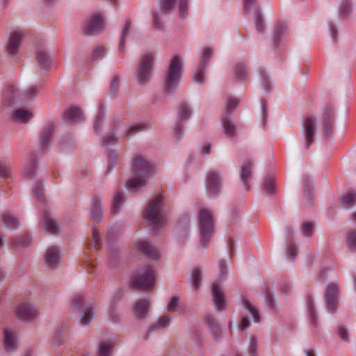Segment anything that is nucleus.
<instances>
[{"instance_id": "nucleus-29", "label": "nucleus", "mask_w": 356, "mask_h": 356, "mask_svg": "<svg viewBox=\"0 0 356 356\" xmlns=\"http://www.w3.org/2000/svg\"><path fill=\"white\" fill-rule=\"evenodd\" d=\"M113 348V344L110 341L100 343L98 346L97 356H110Z\"/></svg>"}, {"instance_id": "nucleus-60", "label": "nucleus", "mask_w": 356, "mask_h": 356, "mask_svg": "<svg viewBox=\"0 0 356 356\" xmlns=\"http://www.w3.org/2000/svg\"><path fill=\"white\" fill-rule=\"evenodd\" d=\"M116 138L113 135H108L104 139V143L106 145H111L115 143Z\"/></svg>"}, {"instance_id": "nucleus-2", "label": "nucleus", "mask_w": 356, "mask_h": 356, "mask_svg": "<svg viewBox=\"0 0 356 356\" xmlns=\"http://www.w3.org/2000/svg\"><path fill=\"white\" fill-rule=\"evenodd\" d=\"M152 166L143 156H136L132 164V177L127 181V188L135 191L146 184Z\"/></svg>"}, {"instance_id": "nucleus-10", "label": "nucleus", "mask_w": 356, "mask_h": 356, "mask_svg": "<svg viewBox=\"0 0 356 356\" xmlns=\"http://www.w3.org/2000/svg\"><path fill=\"white\" fill-rule=\"evenodd\" d=\"M44 261L47 267L55 269L60 264L61 250L60 248L52 245L47 248L44 254Z\"/></svg>"}, {"instance_id": "nucleus-26", "label": "nucleus", "mask_w": 356, "mask_h": 356, "mask_svg": "<svg viewBox=\"0 0 356 356\" xmlns=\"http://www.w3.org/2000/svg\"><path fill=\"white\" fill-rule=\"evenodd\" d=\"M251 167L252 165L249 162L244 163L241 166L240 177L246 190H248L249 187L248 181L251 178L252 176Z\"/></svg>"}, {"instance_id": "nucleus-25", "label": "nucleus", "mask_w": 356, "mask_h": 356, "mask_svg": "<svg viewBox=\"0 0 356 356\" xmlns=\"http://www.w3.org/2000/svg\"><path fill=\"white\" fill-rule=\"evenodd\" d=\"M33 116V113L30 110L18 109L13 113V118L22 123H26Z\"/></svg>"}, {"instance_id": "nucleus-56", "label": "nucleus", "mask_w": 356, "mask_h": 356, "mask_svg": "<svg viewBox=\"0 0 356 356\" xmlns=\"http://www.w3.org/2000/svg\"><path fill=\"white\" fill-rule=\"evenodd\" d=\"M244 10L246 13L250 11V9L254 4L255 0H243Z\"/></svg>"}, {"instance_id": "nucleus-23", "label": "nucleus", "mask_w": 356, "mask_h": 356, "mask_svg": "<svg viewBox=\"0 0 356 356\" xmlns=\"http://www.w3.org/2000/svg\"><path fill=\"white\" fill-rule=\"evenodd\" d=\"M103 216L102 202L99 200H95L92 203V211L90 214V220L93 222H99Z\"/></svg>"}, {"instance_id": "nucleus-9", "label": "nucleus", "mask_w": 356, "mask_h": 356, "mask_svg": "<svg viewBox=\"0 0 356 356\" xmlns=\"http://www.w3.org/2000/svg\"><path fill=\"white\" fill-rule=\"evenodd\" d=\"M242 307L245 312V316H243L241 321L240 328L245 330L250 325L248 318H252L254 321L258 322L259 320V313L257 309L248 300H242Z\"/></svg>"}, {"instance_id": "nucleus-8", "label": "nucleus", "mask_w": 356, "mask_h": 356, "mask_svg": "<svg viewBox=\"0 0 356 356\" xmlns=\"http://www.w3.org/2000/svg\"><path fill=\"white\" fill-rule=\"evenodd\" d=\"M155 279L154 268L152 266H147L134 277L133 282L135 286L140 288L149 289L153 286Z\"/></svg>"}, {"instance_id": "nucleus-63", "label": "nucleus", "mask_w": 356, "mask_h": 356, "mask_svg": "<svg viewBox=\"0 0 356 356\" xmlns=\"http://www.w3.org/2000/svg\"><path fill=\"white\" fill-rule=\"evenodd\" d=\"M219 270L220 275H224L226 273V268L225 265V261L222 260L219 262Z\"/></svg>"}, {"instance_id": "nucleus-3", "label": "nucleus", "mask_w": 356, "mask_h": 356, "mask_svg": "<svg viewBox=\"0 0 356 356\" xmlns=\"http://www.w3.org/2000/svg\"><path fill=\"white\" fill-rule=\"evenodd\" d=\"M163 207V197L161 195H158L149 202L144 211V218L151 222L155 229L163 227L165 225V218Z\"/></svg>"}, {"instance_id": "nucleus-47", "label": "nucleus", "mask_w": 356, "mask_h": 356, "mask_svg": "<svg viewBox=\"0 0 356 356\" xmlns=\"http://www.w3.org/2000/svg\"><path fill=\"white\" fill-rule=\"evenodd\" d=\"M170 323V317L165 316L161 317L156 323L154 324L156 328H165L168 327Z\"/></svg>"}, {"instance_id": "nucleus-12", "label": "nucleus", "mask_w": 356, "mask_h": 356, "mask_svg": "<svg viewBox=\"0 0 356 356\" xmlns=\"http://www.w3.org/2000/svg\"><path fill=\"white\" fill-rule=\"evenodd\" d=\"M15 316L21 321L31 322L37 318L38 310L29 303H23L16 309Z\"/></svg>"}, {"instance_id": "nucleus-5", "label": "nucleus", "mask_w": 356, "mask_h": 356, "mask_svg": "<svg viewBox=\"0 0 356 356\" xmlns=\"http://www.w3.org/2000/svg\"><path fill=\"white\" fill-rule=\"evenodd\" d=\"M154 61V55L152 53H147L140 59L136 72V81L139 85L149 81Z\"/></svg>"}, {"instance_id": "nucleus-53", "label": "nucleus", "mask_w": 356, "mask_h": 356, "mask_svg": "<svg viewBox=\"0 0 356 356\" xmlns=\"http://www.w3.org/2000/svg\"><path fill=\"white\" fill-rule=\"evenodd\" d=\"M338 334L340 338L344 341H348L349 339V334L348 330L343 327H339L338 328Z\"/></svg>"}, {"instance_id": "nucleus-30", "label": "nucleus", "mask_w": 356, "mask_h": 356, "mask_svg": "<svg viewBox=\"0 0 356 356\" xmlns=\"http://www.w3.org/2000/svg\"><path fill=\"white\" fill-rule=\"evenodd\" d=\"M123 203L122 194L120 192H116L111 202V211L113 213H116Z\"/></svg>"}, {"instance_id": "nucleus-32", "label": "nucleus", "mask_w": 356, "mask_h": 356, "mask_svg": "<svg viewBox=\"0 0 356 356\" xmlns=\"http://www.w3.org/2000/svg\"><path fill=\"white\" fill-rule=\"evenodd\" d=\"M94 312L90 307L84 308L80 315V322L83 325H88L93 318Z\"/></svg>"}, {"instance_id": "nucleus-46", "label": "nucleus", "mask_w": 356, "mask_h": 356, "mask_svg": "<svg viewBox=\"0 0 356 356\" xmlns=\"http://www.w3.org/2000/svg\"><path fill=\"white\" fill-rule=\"evenodd\" d=\"M248 353L250 356H257V339L252 337L248 346Z\"/></svg>"}, {"instance_id": "nucleus-14", "label": "nucleus", "mask_w": 356, "mask_h": 356, "mask_svg": "<svg viewBox=\"0 0 356 356\" xmlns=\"http://www.w3.org/2000/svg\"><path fill=\"white\" fill-rule=\"evenodd\" d=\"M104 27V24L102 17L95 15L86 22L83 32L85 35H92L102 31Z\"/></svg>"}, {"instance_id": "nucleus-24", "label": "nucleus", "mask_w": 356, "mask_h": 356, "mask_svg": "<svg viewBox=\"0 0 356 356\" xmlns=\"http://www.w3.org/2000/svg\"><path fill=\"white\" fill-rule=\"evenodd\" d=\"M3 224L8 228L16 229L19 225L18 218L10 212H5L1 216Z\"/></svg>"}, {"instance_id": "nucleus-44", "label": "nucleus", "mask_w": 356, "mask_h": 356, "mask_svg": "<svg viewBox=\"0 0 356 356\" xmlns=\"http://www.w3.org/2000/svg\"><path fill=\"white\" fill-rule=\"evenodd\" d=\"M238 104V99L233 97L227 98L226 102V111L224 114L229 115V113L234 111L237 107Z\"/></svg>"}, {"instance_id": "nucleus-4", "label": "nucleus", "mask_w": 356, "mask_h": 356, "mask_svg": "<svg viewBox=\"0 0 356 356\" xmlns=\"http://www.w3.org/2000/svg\"><path fill=\"white\" fill-rule=\"evenodd\" d=\"M181 75V61L178 56H174L168 67L165 80V92H174L178 88Z\"/></svg>"}, {"instance_id": "nucleus-13", "label": "nucleus", "mask_w": 356, "mask_h": 356, "mask_svg": "<svg viewBox=\"0 0 356 356\" xmlns=\"http://www.w3.org/2000/svg\"><path fill=\"white\" fill-rule=\"evenodd\" d=\"M213 54V49L210 47H204L202 57L200 60L199 66L193 75L195 82L202 83L204 81V70Z\"/></svg>"}, {"instance_id": "nucleus-39", "label": "nucleus", "mask_w": 356, "mask_h": 356, "mask_svg": "<svg viewBox=\"0 0 356 356\" xmlns=\"http://www.w3.org/2000/svg\"><path fill=\"white\" fill-rule=\"evenodd\" d=\"M206 322H207V324L208 325V326L209 327L211 332H212L213 336L215 337H217L218 334H220V329L218 328L217 323H216L214 318L211 316H208L206 318Z\"/></svg>"}, {"instance_id": "nucleus-40", "label": "nucleus", "mask_w": 356, "mask_h": 356, "mask_svg": "<svg viewBox=\"0 0 356 356\" xmlns=\"http://www.w3.org/2000/svg\"><path fill=\"white\" fill-rule=\"evenodd\" d=\"M191 112L190 108L186 105L180 107L178 112V118L180 122H184L189 119Z\"/></svg>"}, {"instance_id": "nucleus-42", "label": "nucleus", "mask_w": 356, "mask_h": 356, "mask_svg": "<svg viewBox=\"0 0 356 356\" xmlns=\"http://www.w3.org/2000/svg\"><path fill=\"white\" fill-rule=\"evenodd\" d=\"M341 201L345 206L349 207L356 201V194L353 192L348 193L341 199Z\"/></svg>"}, {"instance_id": "nucleus-45", "label": "nucleus", "mask_w": 356, "mask_h": 356, "mask_svg": "<svg viewBox=\"0 0 356 356\" xmlns=\"http://www.w3.org/2000/svg\"><path fill=\"white\" fill-rule=\"evenodd\" d=\"M145 129L143 124L136 123L130 125L127 129V135L131 136L134 135Z\"/></svg>"}, {"instance_id": "nucleus-62", "label": "nucleus", "mask_w": 356, "mask_h": 356, "mask_svg": "<svg viewBox=\"0 0 356 356\" xmlns=\"http://www.w3.org/2000/svg\"><path fill=\"white\" fill-rule=\"evenodd\" d=\"M351 6L348 3H346L341 9V13L344 15H348L350 12Z\"/></svg>"}, {"instance_id": "nucleus-7", "label": "nucleus", "mask_w": 356, "mask_h": 356, "mask_svg": "<svg viewBox=\"0 0 356 356\" xmlns=\"http://www.w3.org/2000/svg\"><path fill=\"white\" fill-rule=\"evenodd\" d=\"M23 38L24 33L22 31L19 29H15L8 32L6 35V42L5 44L6 53L10 56L17 55L21 47Z\"/></svg>"}, {"instance_id": "nucleus-49", "label": "nucleus", "mask_w": 356, "mask_h": 356, "mask_svg": "<svg viewBox=\"0 0 356 356\" xmlns=\"http://www.w3.org/2000/svg\"><path fill=\"white\" fill-rule=\"evenodd\" d=\"M105 49L102 46H98L92 52V58L93 60L99 59L104 57Z\"/></svg>"}, {"instance_id": "nucleus-54", "label": "nucleus", "mask_w": 356, "mask_h": 356, "mask_svg": "<svg viewBox=\"0 0 356 356\" xmlns=\"http://www.w3.org/2000/svg\"><path fill=\"white\" fill-rule=\"evenodd\" d=\"M103 118H104L103 114L102 113H99L98 114V115L96 118V120L94 122V125H93L94 129L96 131H97L100 129L101 125L103 122Z\"/></svg>"}, {"instance_id": "nucleus-43", "label": "nucleus", "mask_w": 356, "mask_h": 356, "mask_svg": "<svg viewBox=\"0 0 356 356\" xmlns=\"http://www.w3.org/2000/svg\"><path fill=\"white\" fill-rule=\"evenodd\" d=\"M254 21L256 26V29L259 33L264 32L263 21L258 10H254Z\"/></svg>"}, {"instance_id": "nucleus-22", "label": "nucleus", "mask_w": 356, "mask_h": 356, "mask_svg": "<svg viewBox=\"0 0 356 356\" xmlns=\"http://www.w3.org/2000/svg\"><path fill=\"white\" fill-rule=\"evenodd\" d=\"M53 131L54 127L52 124H48L44 128L39 138V146L40 149H44L47 147L50 142Z\"/></svg>"}, {"instance_id": "nucleus-31", "label": "nucleus", "mask_w": 356, "mask_h": 356, "mask_svg": "<svg viewBox=\"0 0 356 356\" xmlns=\"http://www.w3.org/2000/svg\"><path fill=\"white\" fill-rule=\"evenodd\" d=\"M37 60L42 69L47 68L51 63V57L45 51H39L37 54Z\"/></svg>"}, {"instance_id": "nucleus-34", "label": "nucleus", "mask_w": 356, "mask_h": 356, "mask_svg": "<svg viewBox=\"0 0 356 356\" xmlns=\"http://www.w3.org/2000/svg\"><path fill=\"white\" fill-rule=\"evenodd\" d=\"M202 277V272L198 268H195L191 273V284L195 289H197L200 286V281Z\"/></svg>"}, {"instance_id": "nucleus-55", "label": "nucleus", "mask_w": 356, "mask_h": 356, "mask_svg": "<svg viewBox=\"0 0 356 356\" xmlns=\"http://www.w3.org/2000/svg\"><path fill=\"white\" fill-rule=\"evenodd\" d=\"M187 1L188 0H180L179 1V12L182 15H184L187 10Z\"/></svg>"}, {"instance_id": "nucleus-57", "label": "nucleus", "mask_w": 356, "mask_h": 356, "mask_svg": "<svg viewBox=\"0 0 356 356\" xmlns=\"http://www.w3.org/2000/svg\"><path fill=\"white\" fill-rule=\"evenodd\" d=\"M42 184L40 182L37 183V186H34L33 192L35 195V196L40 200H42V193L40 192V190L39 188V186H42Z\"/></svg>"}, {"instance_id": "nucleus-27", "label": "nucleus", "mask_w": 356, "mask_h": 356, "mask_svg": "<svg viewBox=\"0 0 356 356\" xmlns=\"http://www.w3.org/2000/svg\"><path fill=\"white\" fill-rule=\"evenodd\" d=\"M229 118V115L223 114L222 118V124L225 134L228 136H233L235 134L236 128Z\"/></svg>"}, {"instance_id": "nucleus-11", "label": "nucleus", "mask_w": 356, "mask_h": 356, "mask_svg": "<svg viewBox=\"0 0 356 356\" xmlns=\"http://www.w3.org/2000/svg\"><path fill=\"white\" fill-rule=\"evenodd\" d=\"M316 127V122L314 118L308 117L305 120L302 137L304 146L306 149H309L314 141Z\"/></svg>"}, {"instance_id": "nucleus-17", "label": "nucleus", "mask_w": 356, "mask_h": 356, "mask_svg": "<svg viewBox=\"0 0 356 356\" xmlns=\"http://www.w3.org/2000/svg\"><path fill=\"white\" fill-rule=\"evenodd\" d=\"M43 229L51 234H56L59 232V225L51 214L45 211L43 218Z\"/></svg>"}, {"instance_id": "nucleus-59", "label": "nucleus", "mask_w": 356, "mask_h": 356, "mask_svg": "<svg viewBox=\"0 0 356 356\" xmlns=\"http://www.w3.org/2000/svg\"><path fill=\"white\" fill-rule=\"evenodd\" d=\"M287 254H290L292 258H294L297 254L296 248L292 245H289V247L287 248Z\"/></svg>"}, {"instance_id": "nucleus-20", "label": "nucleus", "mask_w": 356, "mask_h": 356, "mask_svg": "<svg viewBox=\"0 0 356 356\" xmlns=\"http://www.w3.org/2000/svg\"><path fill=\"white\" fill-rule=\"evenodd\" d=\"M83 114L76 107L69 108L63 114V118L66 122H78L81 120Z\"/></svg>"}, {"instance_id": "nucleus-48", "label": "nucleus", "mask_w": 356, "mask_h": 356, "mask_svg": "<svg viewBox=\"0 0 356 356\" xmlns=\"http://www.w3.org/2000/svg\"><path fill=\"white\" fill-rule=\"evenodd\" d=\"M179 307V298L178 297H173L169 301L167 305V309L169 312H173L178 309Z\"/></svg>"}, {"instance_id": "nucleus-36", "label": "nucleus", "mask_w": 356, "mask_h": 356, "mask_svg": "<svg viewBox=\"0 0 356 356\" xmlns=\"http://www.w3.org/2000/svg\"><path fill=\"white\" fill-rule=\"evenodd\" d=\"M10 166L3 161H0V177L4 179L11 177Z\"/></svg>"}, {"instance_id": "nucleus-33", "label": "nucleus", "mask_w": 356, "mask_h": 356, "mask_svg": "<svg viewBox=\"0 0 356 356\" xmlns=\"http://www.w3.org/2000/svg\"><path fill=\"white\" fill-rule=\"evenodd\" d=\"M264 188L268 193H273L275 191V177L273 175H269L266 177Z\"/></svg>"}, {"instance_id": "nucleus-19", "label": "nucleus", "mask_w": 356, "mask_h": 356, "mask_svg": "<svg viewBox=\"0 0 356 356\" xmlns=\"http://www.w3.org/2000/svg\"><path fill=\"white\" fill-rule=\"evenodd\" d=\"M149 302L148 299L136 301L134 305V314L137 318H143L149 311Z\"/></svg>"}, {"instance_id": "nucleus-6", "label": "nucleus", "mask_w": 356, "mask_h": 356, "mask_svg": "<svg viewBox=\"0 0 356 356\" xmlns=\"http://www.w3.org/2000/svg\"><path fill=\"white\" fill-rule=\"evenodd\" d=\"M199 227L202 243L207 247L213 233V216L210 211L205 209L200 211Z\"/></svg>"}, {"instance_id": "nucleus-1", "label": "nucleus", "mask_w": 356, "mask_h": 356, "mask_svg": "<svg viewBox=\"0 0 356 356\" xmlns=\"http://www.w3.org/2000/svg\"><path fill=\"white\" fill-rule=\"evenodd\" d=\"M318 281L329 282L325 289L324 296L329 312L334 313L339 302V296L337 273L332 269L323 268L319 273Z\"/></svg>"}, {"instance_id": "nucleus-64", "label": "nucleus", "mask_w": 356, "mask_h": 356, "mask_svg": "<svg viewBox=\"0 0 356 356\" xmlns=\"http://www.w3.org/2000/svg\"><path fill=\"white\" fill-rule=\"evenodd\" d=\"M211 145L209 143H207L203 147V152L206 155H208L211 153Z\"/></svg>"}, {"instance_id": "nucleus-15", "label": "nucleus", "mask_w": 356, "mask_h": 356, "mask_svg": "<svg viewBox=\"0 0 356 356\" xmlns=\"http://www.w3.org/2000/svg\"><path fill=\"white\" fill-rule=\"evenodd\" d=\"M206 186L210 193H218L222 187V180L220 176L216 172H209L207 175Z\"/></svg>"}, {"instance_id": "nucleus-38", "label": "nucleus", "mask_w": 356, "mask_h": 356, "mask_svg": "<svg viewBox=\"0 0 356 356\" xmlns=\"http://www.w3.org/2000/svg\"><path fill=\"white\" fill-rule=\"evenodd\" d=\"M346 245L351 250H356V231H350L346 236Z\"/></svg>"}, {"instance_id": "nucleus-58", "label": "nucleus", "mask_w": 356, "mask_h": 356, "mask_svg": "<svg viewBox=\"0 0 356 356\" xmlns=\"http://www.w3.org/2000/svg\"><path fill=\"white\" fill-rule=\"evenodd\" d=\"M83 301V298L81 295H76L74 297V304L76 307H81L82 305V302Z\"/></svg>"}, {"instance_id": "nucleus-35", "label": "nucleus", "mask_w": 356, "mask_h": 356, "mask_svg": "<svg viewBox=\"0 0 356 356\" xmlns=\"http://www.w3.org/2000/svg\"><path fill=\"white\" fill-rule=\"evenodd\" d=\"M131 26V22L129 20L126 21L124 28H123L122 36H121V38L119 42V46H118L119 49L121 51H123L124 49L125 38L127 37V35H128V34L129 33Z\"/></svg>"}, {"instance_id": "nucleus-50", "label": "nucleus", "mask_w": 356, "mask_h": 356, "mask_svg": "<svg viewBox=\"0 0 356 356\" xmlns=\"http://www.w3.org/2000/svg\"><path fill=\"white\" fill-rule=\"evenodd\" d=\"M38 92V89L35 87H30L24 92L23 99L24 100H29L34 97Z\"/></svg>"}, {"instance_id": "nucleus-61", "label": "nucleus", "mask_w": 356, "mask_h": 356, "mask_svg": "<svg viewBox=\"0 0 356 356\" xmlns=\"http://www.w3.org/2000/svg\"><path fill=\"white\" fill-rule=\"evenodd\" d=\"M309 315H310L311 320H312L314 325H316V319H315V316H314V306L312 304L309 305Z\"/></svg>"}, {"instance_id": "nucleus-51", "label": "nucleus", "mask_w": 356, "mask_h": 356, "mask_svg": "<svg viewBox=\"0 0 356 356\" xmlns=\"http://www.w3.org/2000/svg\"><path fill=\"white\" fill-rule=\"evenodd\" d=\"M248 73V70L245 64L239 63L236 67V74L240 77H244Z\"/></svg>"}, {"instance_id": "nucleus-37", "label": "nucleus", "mask_w": 356, "mask_h": 356, "mask_svg": "<svg viewBox=\"0 0 356 356\" xmlns=\"http://www.w3.org/2000/svg\"><path fill=\"white\" fill-rule=\"evenodd\" d=\"M25 177L27 179H34L36 177V165L34 161H31L25 169Z\"/></svg>"}, {"instance_id": "nucleus-52", "label": "nucleus", "mask_w": 356, "mask_h": 356, "mask_svg": "<svg viewBox=\"0 0 356 356\" xmlns=\"http://www.w3.org/2000/svg\"><path fill=\"white\" fill-rule=\"evenodd\" d=\"M175 0H161V8L163 11H170L172 9Z\"/></svg>"}, {"instance_id": "nucleus-41", "label": "nucleus", "mask_w": 356, "mask_h": 356, "mask_svg": "<svg viewBox=\"0 0 356 356\" xmlns=\"http://www.w3.org/2000/svg\"><path fill=\"white\" fill-rule=\"evenodd\" d=\"M314 224L309 222H305L302 224L301 233L304 236L310 237L314 233Z\"/></svg>"}, {"instance_id": "nucleus-16", "label": "nucleus", "mask_w": 356, "mask_h": 356, "mask_svg": "<svg viewBox=\"0 0 356 356\" xmlns=\"http://www.w3.org/2000/svg\"><path fill=\"white\" fill-rule=\"evenodd\" d=\"M136 249L152 259H157L161 255V252L157 248L152 246L145 241L138 243L136 244Z\"/></svg>"}, {"instance_id": "nucleus-28", "label": "nucleus", "mask_w": 356, "mask_h": 356, "mask_svg": "<svg viewBox=\"0 0 356 356\" xmlns=\"http://www.w3.org/2000/svg\"><path fill=\"white\" fill-rule=\"evenodd\" d=\"M333 113L330 108H327L323 113L324 129L326 134H330L332 127Z\"/></svg>"}, {"instance_id": "nucleus-21", "label": "nucleus", "mask_w": 356, "mask_h": 356, "mask_svg": "<svg viewBox=\"0 0 356 356\" xmlns=\"http://www.w3.org/2000/svg\"><path fill=\"white\" fill-rule=\"evenodd\" d=\"M3 346L8 351L13 350L16 347V338L14 332L10 329L3 331Z\"/></svg>"}, {"instance_id": "nucleus-18", "label": "nucleus", "mask_w": 356, "mask_h": 356, "mask_svg": "<svg viewBox=\"0 0 356 356\" xmlns=\"http://www.w3.org/2000/svg\"><path fill=\"white\" fill-rule=\"evenodd\" d=\"M212 296L216 308L219 311L223 310L225 308V296L216 284L212 285Z\"/></svg>"}]
</instances>
